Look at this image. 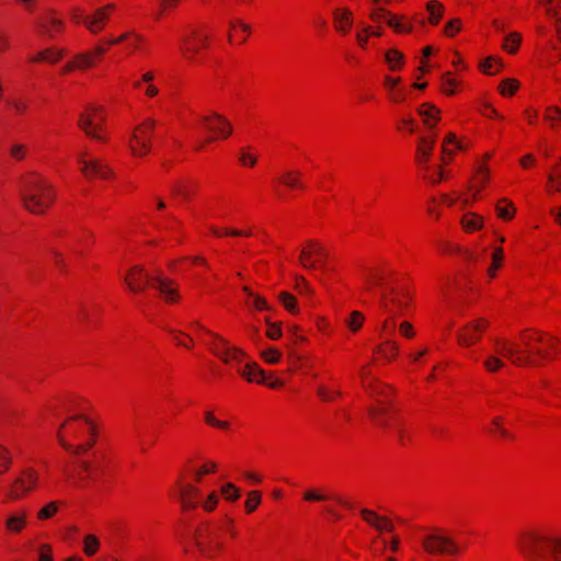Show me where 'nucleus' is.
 <instances>
[{
    "label": "nucleus",
    "mask_w": 561,
    "mask_h": 561,
    "mask_svg": "<svg viewBox=\"0 0 561 561\" xmlns=\"http://www.w3.org/2000/svg\"><path fill=\"white\" fill-rule=\"evenodd\" d=\"M113 9L114 4H107L96 9L91 15H84L80 8H73L70 10V18L77 24L83 23L92 34H98L104 28Z\"/></svg>",
    "instance_id": "nucleus-6"
},
{
    "label": "nucleus",
    "mask_w": 561,
    "mask_h": 561,
    "mask_svg": "<svg viewBox=\"0 0 561 561\" xmlns=\"http://www.w3.org/2000/svg\"><path fill=\"white\" fill-rule=\"evenodd\" d=\"M402 297H403V299H401L399 297V293H397V290L391 287V288L385 290L383 293H381L380 306L385 311L392 314V313H394V310L392 309V307H394L399 310H403L405 308V306H407V301L404 300L407 298L405 294H402Z\"/></svg>",
    "instance_id": "nucleus-16"
},
{
    "label": "nucleus",
    "mask_w": 561,
    "mask_h": 561,
    "mask_svg": "<svg viewBox=\"0 0 561 561\" xmlns=\"http://www.w3.org/2000/svg\"><path fill=\"white\" fill-rule=\"evenodd\" d=\"M261 356L266 363L276 364L279 362L282 353L276 348L270 347L267 350H264L261 353Z\"/></svg>",
    "instance_id": "nucleus-44"
},
{
    "label": "nucleus",
    "mask_w": 561,
    "mask_h": 561,
    "mask_svg": "<svg viewBox=\"0 0 561 561\" xmlns=\"http://www.w3.org/2000/svg\"><path fill=\"white\" fill-rule=\"evenodd\" d=\"M360 514L364 519L377 530L389 533L393 531V524L387 517L379 516L375 512L367 508L362 510Z\"/></svg>",
    "instance_id": "nucleus-22"
},
{
    "label": "nucleus",
    "mask_w": 561,
    "mask_h": 561,
    "mask_svg": "<svg viewBox=\"0 0 561 561\" xmlns=\"http://www.w3.org/2000/svg\"><path fill=\"white\" fill-rule=\"evenodd\" d=\"M11 463V458L7 448L0 446V474L5 472Z\"/></svg>",
    "instance_id": "nucleus-51"
},
{
    "label": "nucleus",
    "mask_w": 561,
    "mask_h": 561,
    "mask_svg": "<svg viewBox=\"0 0 561 561\" xmlns=\"http://www.w3.org/2000/svg\"><path fill=\"white\" fill-rule=\"evenodd\" d=\"M518 548L528 561H561V535L530 530L520 535Z\"/></svg>",
    "instance_id": "nucleus-1"
},
{
    "label": "nucleus",
    "mask_w": 561,
    "mask_h": 561,
    "mask_svg": "<svg viewBox=\"0 0 561 561\" xmlns=\"http://www.w3.org/2000/svg\"><path fill=\"white\" fill-rule=\"evenodd\" d=\"M419 114L424 117V123L430 125L428 119L431 117L437 119L439 110L436 106L426 103L419 108Z\"/></svg>",
    "instance_id": "nucleus-38"
},
{
    "label": "nucleus",
    "mask_w": 561,
    "mask_h": 561,
    "mask_svg": "<svg viewBox=\"0 0 561 561\" xmlns=\"http://www.w3.org/2000/svg\"><path fill=\"white\" fill-rule=\"evenodd\" d=\"M26 514L24 512L14 514L7 519V528L11 531L19 533L25 525Z\"/></svg>",
    "instance_id": "nucleus-31"
},
{
    "label": "nucleus",
    "mask_w": 561,
    "mask_h": 561,
    "mask_svg": "<svg viewBox=\"0 0 561 561\" xmlns=\"http://www.w3.org/2000/svg\"><path fill=\"white\" fill-rule=\"evenodd\" d=\"M215 337L219 341V343L215 345L213 351L226 363L230 360L239 362L240 357L245 355L242 350L238 347H230L227 341H225L222 337L218 335H215Z\"/></svg>",
    "instance_id": "nucleus-17"
},
{
    "label": "nucleus",
    "mask_w": 561,
    "mask_h": 561,
    "mask_svg": "<svg viewBox=\"0 0 561 561\" xmlns=\"http://www.w3.org/2000/svg\"><path fill=\"white\" fill-rule=\"evenodd\" d=\"M87 153L83 152L79 157V163L81 164V172L88 179H92L94 176L101 179H107L111 175V170L108 167L103 163L99 159H85Z\"/></svg>",
    "instance_id": "nucleus-12"
},
{
    "label": "nucleus",
    "mask_w": 561,
    "mask_h": 561,
    "mask_svg": "<svg viewBox=\"0 0 561 561\" xmlns=\"http://www.w3.org/2000/svg\"><path fill=\"white\" fill-rule=\"evenodd\" d=\"M106 49L102 46H96L93 51L80 54L76 57L75 61L68 62L62 68V73L72 71L76 68L83 69L89 68L94 64V56L101 57Z\"/></svg>",
    "instance_id": "nucleus-15"
},
{
    "label": "nucleus",
    "mask_w": 561,
    "mask_h": 561,
    "mask_svg": "<svg viewBox=\"0 0 561 561\" xmlns=\"http://www.w3.org/2000/svg\"><path fill=\"white\" fill-rule=\"evenodd\" d=\"M318 394L319 397L324 401H330L333 399L334 396H341L340 391H335L333 393L329 392L324 387L318 388Z\"/></svg>",
    "instance_id": "nucleus-64"
},
{
    "label": "nucleus",
    "mask_w": 561,
    "mask_h": 561,
    "mask_svg": "<svg viewBox=\"0 0 561 561\" xmlns=\"http://www.w3.org/2000/svg\"><path fill=\"white\" fill-rule=\"evenodd\" d=\"M38 28L43 34H46L53 38L55 37V33L62 31L64 22L60 19L54 16V11L49 10L41 18L38 22Z\"/></svg>",
    "instance_id": "nucleus-18"
},
{
    "label": "nucleus",
    "mask_w": 561,
    "mask_h": 561,
    "mask_svg": "<svg viewBox=\"0 0 561 561\" xmlns=\"http://www.w3.org/2000/svg\"><path fill=\"white\" fill-rule=\"evenodd\" d=\"M493 62H496L497 64V70L503 66L502 65V61L500 59H495L494 57H489L486 58L481 65H480V68L483 72L488 73V75H492V72L490 71Z\"/></svg>",
    "instance_id": "nucleus-59"
},
{
    "label": "nucleus",
    "mask_w": 561,
    "mask_h": 561,
    "mask_svg": "<svg viewBox=\"0 0 561 561\" xmlns=\"http://www.w3.org/2000/svg\"><path fill=\"white\" fill-rule=\"evenodd\" d=\"M207 34H201L197 31H193L192 37L184 39V46L182 47L184 55L187 58H192L194 55L198 53L199 47L207 46Z\"/></svg>",
    "instance_id": "nucleus-19"
},
{
    "label": "nucleus",
    "mask_w": 561,
    "mask_h": 561,
    "mask_svg": "<svg viewBox=\"0 0 561 561\" xmlns=\"http://www.w3.org/2000/svg\"><path fill=\"white\" fill-rule=\"evenodd\" d=\"M385 58L391 70L399 69L403 64V55L397 49H389Z\"/></svg>",
    "instance_id": "nucleus-33"
},
{
    "label": "nucleus",
    "mask_w": 561,
    "mask_h": 561,
    "mask_svg": "<svg viewBox=\"0 0 561 561\" xmlns=\"http://www.w3.org/2000/svg\"><path fill=\"white\" fill-rule=\"evenodd\" d=\"M210 231L216 237H221V236H232V237L250 236V232H243L242 230H238V229H225L224 231H220L216 227H210Z\"/></svg>",
    "instance_id": "nucleus-48"
},
{
    "label": "nucleus",
    "mask_w": 561,
    "mask_h": 561,
    "mask_svg": "<svg viewBox=\"0 0 561 561\" xmlns=\"http://www.w3.org/2000/svg\"><path fill=\"white\" fill-rule=\"evenodd\" d=\"M58 507L56 502H50L38 512L39 519H46L56 514Z\"/></svg>",
    "instance_id": "nucleus-50"
},
{
    "label": "nucleus",
    "mask_w": 561,
    "mask_h": 561,
    "mask_svg": "<svg viewBox=\"0 0 561 561\" xmlns=\"http://www.w3.org/2000/svg\"><path fill=\"white\" fill-rule=\"evenodd\" d=\"M375 352L379 353L383 358L390 360L394 357H397L399 352V346L397 342L388 339L385 341V343L378 345L375 348Z\"/></svg>",
    "instance_id": "nucleus-26"
},
{
    "label": "nucleus",
    "mask_w": 561,
    "mask_h": 561,
    "mask_svg": "<svg viewBox=\"0 0 561 561\" xmlns=\"http://www.w3.org/2000/svg\"><path fill=\"white\" fill-rule=\"evenodd\" d=\"M240 375L248 379L250 382H263L264 370L261 369L256 363H249L243 368L238 369Z\"/></svg>",
    "instance_id": "nucleus-24"
},
{
    "label": "nucleus",
    "mask_w": 561,
    "mask_h": 561,
    "mask_svg": "<svg viewBox=\"0 0 561 561\" xmlns=\"http://www.w3.org/2000/svg\"><path fill=\"white\" fill-rule=\"evenodd\" d=\"M496 214L501 219L510 220L513 218L515 214V207L512 202L506 201L505 198L502 199L496 205Z\"/></svg>",
    "instance_id": "nucleus-30"
},
{
    "label": "nucleus",
    "mask_w": 561,
    "mask_h": 561,
    "mask_svg": "<svg viewBox=\"0 0 561 561\" xmlns=\"http://www.w3.org/2000/svg\"><path fill=\"white\" fill-rule=\"evenodd\" d=\"M171 191H172V194L174 196H180L184 199H190L191 197V191L188 190L187 186L183 185V184H174L172 187H171Z\"/></svg>",
    "instance_id": "nucleus-54"
},
{
    "label": "nucleus",
    "mask_w": 561,
    "mask_h": 561,
    "mask_svg": "<svg viewBox=\"0 0 561 561\" xmlns=\"http://www.w3.org/2000/svg\"><path fill=\"white\" fill-rule=\"evenodd\" d=\"M518 89V82L514 79H505L500 85V91L503 95H513Z\"/></svg>",
    "instance_id": "nucleus-42"
},
{
    "label": "nucleus",
    "mask_w": 561,
    "mask_h": 561,
    "mask_svg": "<svg viewBox=\"0 0 561 561\" xmlns=\"http://www.w3.org/2000/svg\"><path fill=\"white\" fill-rule=\"evenodd\" d=\"M38 474L32 469L27 468L13 481L8 496L11 500H19L37 485Z\"/></svg>",
    "instance_id": "nucleus-11"
},
{
    "label": "nucleus",
    "mask_w": 561,
    "mask_h": 561,
    "mask_svg": "<svg viewBox=\"0 0 561 561\" xmlns=\"http://www.w3.org/2000/svg\"><path fill=\"white\" fill-rule=\"evenodd\" d=\"M220 530L219 525H207L196 531V546L203 554L213 557L215 552L221 549L222 545L218 540Z\"/></svg>",
    "instance_id": "nucleus-10"
},
{
    "label": "nucleus",
    "mask_w": 561,
    "mask_h": 561,
    "mask_svg": "<svg viewBox=\"0 0 561 561\" xmlns=\"http://www.w3.org/2000/svg\"><path fill=\"white\" fill-rule=\"evenodd\" d=\"M216 469H217V465L214 461H209L205 466H202L201 468L196 469L195 470V479H196V481H201L202 476L208 474L210 472H214V471H216Z\"/></svg>",
    "instance_id": "nucleus-52"
},
{
    "label": "nucleus",
    "mask_w": 561,
    "mask_h": 561,
    "mask_svg": "<svg viewBox=\"0 0 561 561\" xmlns=\"http://www.w3.org/2000/svg\"><path fill=\"white\" fill-rule=\"evenodd\" d=\"M99 545H100V541L98 540V538L95 536H93V535L85 536L84 552L88 556H93L96 552Z\"/></svg>",
    "instance_id": "nucleus-43"
},
{
    "label": "nucleus",
    "mask_w": 561,
    "mask_h": 561,
    "mask_svg": "<svg viewBox=\"0 0 561 561\" xmlns=\"http://www.w3.org/2000/svg\"><path fill=\"white\" fill-rule=\"evenodd\" d=\"M399 331H400L401 335H403L407 339H412L414 336V330L410 322H407V321L402 322L399 325Z\"/></svg>",
    "instance_id": "nucleus-61"
},
{
    "label": "nucleus",
    "mask_w": 561,
    "mask_h": 561,
    "mask_svg": "<svg viewBox=\"0 0 561 561\" xmlns=\"http://www.w3.org/2000/svg\"><path fill=\"white\" fill-rule=\"evenodd\" d=\"M448 144H455L458 149H462V146L456 140V135L453 133H449L447 137L445 138L442 150L444 154H453V151L447 148Z\"/></svg>",
    "instance_id": "nucleus-55"
},
{
    "label": "nucleus",
    "mask_w": 561,
    "mask_h": 561,
    "mask_svg": "<svg viewBox=\"0 0 561 561\" xmlns=\"http://www.w3.org/2000/svg\"><path fill=\"white\" fill-rule=\"evenodd\" d=\"M251 306L254 307L257 310H267L268 306L265 301V299L257 294H254L251 298ZM250 305V301H248Z\"/></svg>",
    "instance_id": "nucleus-57"
},
{
    "label": "nucleus",
    "mask_w": 561,
    "mask_h": 561,
    "mask_svg": "<svg viewBox=\"0 0 561 561\" xmlns=\"http://www.w3.org/2000/svg\"><path fill=\"white\" fill-rule=\"evenodd\" d=\"M364 386L369 390L370 394L376 399L377 403L379 404L378 407H386V405L390 404V402L382 399L383 397L386 398L391 392V389L389 386L382 385L378 381L371 382L369 385L365 383Z\"/></svg>",
    "instance_id": "nucleus-23"
},
{
    "label": "nucleus",
    "mask_w": 561,
    "mask_h": 561,
    "mask_svg": "<svg viewBox=\"0 0 561 561\" xmlns=\"http://www.w3.org/2000/svg\"><path fill=\"white\" fill-rule=\"evenodd\" d=\"M370 18L374 21H380V20L385 19L387 21V24L390 27H393L396 30V32H398V33H405V32L411 31V26H407V25L402 24L400 21H398V19L394 15L390 14V12H388L383 8L376 9L370 14Z\"/></svg>",
    "instance_id": "nucleus-21"
},
{
    "label": "nucleus",
    "mask_w": 561,
    "mask_h": 561,
    "mask_svg": "<svg viewBox=\"0 0 561 561\" xmlns=\"http://www.w3.org/2000/svg\"><path fill=\"white\" fill-rule=\"evenodd\" d=\"M296 289L300 294H311L312 293L308 282L302 276H296Z\"/></svg>",
    "instance_id": "nucleus-58"
},
{
    "label": "nucleus",
    "mask_w": 561,
    "mask_h": 561,
    "mask_svg": "<svg viewBox=\"0 0 561 561\" xmlns=\"http://www.w3.org/2000/svg\"><path fill=\"white\" fill-rule=\"evenodd\" d=\"M221 493L226 500L236 501L240 497V491L232 484L227 483L222 486Z\"/></svg>",
    "instance_id": "nucleus-46"
},
{
    "label": "nucleus",
    "mask_w": 561,
    "mask_h": 561,
    "mask_svg": "<svg viewBox=\"0 0 561 561\" xmlns=\"http://www.w3.org/2000/svg\"><path fill=\"white\" fill-rule=\"evenodd\" d=\"M329 252L318 242L309 240L307 245L301 250L299 263L307 270H324Z\"/></svg>",
    "instance_id": "nucleus-7"
},
{
    "label": "nucleus",
    "mask_w": 561,
    "mask_h": 561,
    "mask_svg": "<svg viewBox=\"0 0 561 561\" xmlns=\"http://www.w3.org/2000/svg\"><path fill=\"white\" fill-rule=\"evenodd\" d=\"M265 322L268 325V329L266 331V335L271 340H277L282 336V329L280 325L277 323H272L268 318H265Z\"/></svg>",
    "instance_id": "nucleus-49"
},
{
    "label": "nucleus",
    "mask_w": 561,
    "mask_h": 561,
    "mask_svg": "<svg viewBox=\"0 0 561 561\" xmlns=\"http://www.w3.org/2000/svg\"><path fill=\"white\" fill-rule=\"evenodd\" d=\"M300 173L296 171H287L280 178V182L288 187L304 188L302 183L299 181Z\"/></svg>",
    "instance_id": "nucleus-36"
},
{
    "label": "nucleus",
    "mask_w": 561,
    "mask_h": 561,
    "mask_svg": "<svg viewBox=\"0 0 561 561\" xmlns=\"http://www.w3.org/2000/svg\"><path fill=\"white\" fill-rule=\"evenodd\" d=\"M486 321L479 319L477 322L468 323L458 332V343L462 346H470L480 339V333L485 329Z\"/></svg>",
    "instance_id": "nucleus-13"
},
{
    "label": "nucleus",
    "mask_w": 561,
    "mask_h": 561,
    "mask_svg": "<svg viewBox=\"0 0 561 561\" xmlns=\"http://www.w3.org/2000/svg\"><path fill=\"white\" fill-rule=\"evenodd\" d=\"M435 139L421 138L420 145L417 148V161L420 163H425L428 161L430 156L432 154L434 148Z\"/></svg>",
    "instance_id": "nucleus-28"
},
{
    "label": "nucleus",
    "mask_w": 561,
    "mask_h": 561,
    "mask_svg": "<svg viewBox=\"0 0 561 561\" xmlns=\"http://www.w3.org/2000/svg\"><path fill=\"white\" fill-rule=\"evenodd\" d=\"M21 198L28 211L38 215L53 204L55 194L45 179L32 173L22 180Z\"/></svg>",
    "instance_id": "nucleus-2"
},
{
    "label": "nucleus",
    "mask_w": 561,
    "mask_h": 561,
    "mask_svg": "<svg viewBox=\"0 0 561 561\" xmlns=\"http://www.w3.org/2000/svg\"><path fill=\"white\" fill-rule=\"evenodd\" d=\"M205 421L207 424L218 428L227 430L229 427L228 422L217 420L211 412L205 413Z\"/></svg>",
    "instance_id": "nucleus-53"
},
{
    "label": "nucleus",
    "mask_w": 561,
    "mask_h": 561,
    "mask_svg": "<svg viewBox=\"0 0 561 561\" xmlns=\"http://www.w3.org/2000/svg\"><path fill=\"white\" fill-rule=\"evenodd\" d=\"M461 222L467 231H473L482 227L483 218L476 214H468L462 218Z\"/></svg>",
    "instance_id": "nucleus-32"
},
{
    "label": "nucleus",
    "mask_w": 561,
    "mask_h": 561,
    "mask_svg": "<svg viewBox=\"0 0 561 561\" xmlns=\"http://www.w3.org/2000/svg\"><path fill=\"white\" fill-rule=\"evenodd\" d=\"M104 115L101 107L89 105L85 111L80 115L78 125L84 133L96 140H103L102 135L99 133L102 129V122Z\"/></svg>",
    "instance_id": "nucleus-9"
},
{
    "label": "nucleus",
    "mask_w": 561,
    "mask_h": 561,
    "mask_svg": "<svg viewBox=\"0 0 561 561\" xmlns=\"http://www.w3.org/2000/svg\"><path fill=\"white\" fill-rule=\"evenodd\" d=\"M198 497L199 490L191 484H185L180 490V497Z\"/></svg>",
    "instance_id": "nucleus-56"
},
{
    "label": "nucleus",
    "mask_w": 561,
    "mask_h": 561,
    "mask_svg": "<svg viewBox=\"0 0 561 561\" xmlns=\"http://www.w3.org/2000/svg\"><path fill=\"white\" fill-rule=\"evenodd\" d=\"M64 54L62 49H55V48H47L43 51H41L33 61H46V62H57L59 59H61Z\"/></svg>",
    "instance_id": "nucleus-29"
},
{
    "label": "nucleus",
    "mask_w": 561,
    "mask_h": 561,
    "mask_svg": "<svg viewBox=\"0 0 561 561\" xmlns=\"http://www.w3.org/2000/svg\"><path fill=\"white\" fill-rule=\"evenodd\" d=\"M426 8L430 13V22L436 25L443 15V5L437 1H430Z\"/></svg>",
    "instance_id": "nucleus-35"
},
{
    "label": "nucleus",
    "mask_w": 561,
    "mask_h": 561,
    "mask_svg": "<svg viewBox=\"0 0 561 561\" xmlns=\"http://www.w3.org/2000/svg\"><path fill=\"white\" fill-rule=\"evenodd\" d=\"M206 128L211 133H217L222 138H228L232 133V126L227 118L216 112L202 117Z\"/></svg>",
    "instance_id": "nucleus-14"
},
{
    "label": "nucleus",
    "mask_w": 561,
    "mask_h": 561,
    "mask_svg": "<svg viewBox=\"0 0 561 561\" xmlns=\"http://www.w3.org/2000/svg\"><path fill=\"white\" fill-rule=\"evenodd\" d=\"M124 280L131 293H141L147 285L156 288L168 302H173L178 299V290L173 287V280L158 274L156 276L149 275L141 266L131 267Z\"/></svg>",
    "instance_id": "nucleus-3"
},
{
    "label": "nucleus",
    "mask_w": 561,
    "mask_h": 561,
    "mask_svg": "<svg viewBox=\"0 0 561 561\" xmlns=\"http://www.w3.org/2000/svg\"><path fill=\"white\" fill-rule=\"evenodd\" d=\"M522 42L520 34L514 32L508 34L503 43V48L506 49L511 54H515L518 49V46Z\"/></svg>",
    "instance_id": "nucleus-34"
},
{
    "label": "nucleus",
    "mask_w": 561,
    "mask_h": 561,
    "mask_svg": "<svg viewBox=\"0 0 561 561\" xmlns=\"http://www.w3.org/2000/svg\"><path fill=\"white\" fill-rule=\"evenodd\" d=\"M304 499L306 501L322 502V501L328 500V496L324 494H320L313 490H309V491L305 492Z\"/></svg>",
    "instance_id": "nucleus-60"
},
{
    "label": "nucleus",
    "mask_w": 561,
    "mask_h": 561,
    "mask_svg": "<svg viewBox=\"0 0 561 561\" xmlns=\"http://www.w3.org/2000/svg\"><path fill=\"white\" fill-rule=\"evenodd\" d=\"M77 420H80V421H83L88 426H89V431L92 435V438L87 442L85 444H91V448L93 447L94 443H95V425L93 424V422L87 417L85 415H82V414H78V415H75V416H71L68 421H77Z\"/></svg>",
    "instance_id": "nucleus-45"
},
{
    "label": "nucleus",
    "mask_w": 561,
    "mask_h": 561,
    "mask_svg": "<svg viewBox=\"0 0 561 561\" xmlns=\"http://www.w3.org/2000/svg\"><path fill=\"white\" fill-rule=\"evenodd\" d=\"M351 15H352V13L347 9L335 10L333 12L335 27L339 32H342V33L348 32V30L352 25Z\"/></svg>",
    "instance_id": "nucleus-25"
},
{
    "label": "nucleus",
    "mask_w": 561,
    "mask_h": 561,
    "mask_svg": "<svg viewBox=\"0 0 561 561\" xmlns=\"http://www.w3.org/2000/svg\"><path fill=\"white\" fill-rule=\"evenodd\" d=\"M66 423H62L59 427V431L57 433V438H58V442L59 444L68 451L75 454V455H81L85 451H88L89 449H91V444H81V445H78V446H73L69 443H67L64 438V436L61 435V428H64L66 426Z\"/></svg>",
    "instance_id": "nucleus-27"
},
{
    "label": "nucleus",
    "mask_w": 561,
    "mask_h": 561,
    "mask_svg": "<svg viewBox=\"0 0 561 561\" xmlns=\"http://www.w3.org/2000/svg\"><path fill=\"white\" fill-rule=\"evenodd\" d=\"M422 547L430 554L456 556L460 552L457 541L439 528H433L422 537Z\"/></svg>",
    "instance_id": "nucleus-5"
},
{
    "label": "nucleus",
    "mask_w": 561,
    "mask_h": 561,
    "mask_svg": "<svg viewBox=\"0 0 561 561\" xmlns=\"http://www.w3.org/2000/svg\"><path fill=\"white\" fill-rule=\"evenodd\" d=\"M483 365L488 371L494 373L504 367V362L499 356L490 355L485 358Z\"/></svg>",
    "instance_id": "nucleus-41"
},
{
    "label": "nucleus",
    "mask_w": 561,
    "mask_h": 561,
    "mask_svg": "<svg viewBox=\"0 0 561 561\" xmlns=\"http://www.w3.org/2000/svg\"><path fill=\"white\" fill-rule=\"evenodd\" d=\"M278 298L287 311L291 313L298 312L297 300L291 294L282 291L279 293Z\"/></svg>",
    "instance_id": "nucleus-37"
},
{
    "label": "nucleus",
    "mask_w": 561,
    "mask_h": 561,
    "mask_svg": "<svg viewBox=\"0 0 561 561\" xmlns=\"http://www.w3.org/2000/svg\"><path fill=\"white\" fill-rule=\"evenodd\" d=\"M543 336V333H538L536 336L526 335L524 333L526 350H520L515 344L499 339H495L494 343L497 347V353L508 358L514 365H537L538 363L534 356L546 359L549 357V354L545 350L531 347L530 341L542 343Z\"/></svg>",
    "instance_id": "nucleus-4"
},
{
    "label": "nucleus",
    "mask_w": 561,
    "mask_h": 561,
    "mask_svg": "<svg viewBox=\"0 0 561 561\" xmlns=\"http://www.w3.org/2000/svg\"><path fill=\"white\" fill-rule=\"evenodd\" d=\"M133 37V41L129 43V47L130 48H136L137 47V44L142 39L140 35L134 33V32H127V33H124L122 34L121 36L116 37V38H113V39H110L108 41V44L110 45H115V44H118V43H122L124 41H126L127 38L129 37Z\"/></svg>",
    "instance_id": "nucleus-39"
},
{
    "label": "nucleus",
    "mask_w": 561,
    "mask_h": 561,
    "mask_svg": "<svg viewBox=\"0 0 561 561\" xmlns=\"http://www.w3.org/2000/svg\"><path fill=\"white\" fill-rule=\"evenodd\" d=\"M546 119L553 123L561 119V110L558 107H550L546 114Z\"/></svg>",
    "instance_id": "nucleus-63"
},
{
    "label": "nucleus",
    "mask_w": 561,
    "mask_h": 561,
    "mask_svg": "<svg viewBox=\"0 0 561 561\" xmlns=\"http://www.w3.org/2000/svg\"><path fill=\"white\" fill-rule=\"evenodd\" d=\"M156 122L148 118L138 125L131 136L130 150L135 156H146L151 151L150 138L153 134Z\"/></svg>",
    "instance_id": "nucleus-8"
},
{
    "label": "nucleus",
    "mask_w": 561,
    "mask_h": 561,
    "mask_svg": "<svg viewBox=\"0 0 561 561\" xmlns=\"http://www.w3.org/2000/svg\"><path fill=\"white\" fill-rule=\"evenodd\" d=\"M364 316L359 311H353L348 319L345 320L346 325L354 332L358 331L363 324Z\"/></svg>",
    "instance_id": "nucleus-40"
},
{
    "label": "nucleus",
    "mask_w": 561,
    "mask_h": 561,
    "mask_svg": "<svg viewBox=\"0 0 561 561\" xmlns=\"http://www.w3.org/2000/svg\"><path fill=\"white\" fill-rule=\"evenodd\" d=\"M368 413L378 425L388 428L391 425L392 414H396L397 411L388 404L386 407H370Z\"/></svg>",
    "instance_id": "nucleus-20"
},
{
    "label": "nucleus",
    "mask_w": 561,
    "mask_h": 561,
    "mask_svg": "<svg viewBox=\"0 0 561 561\" xmlns=\"http://www.w3.org/2000/svg\"><path fill=\"white\" fill-rule=\"evenodd\" d=\"M261 503V494L259 491H251L249 499L245 502V507L249 513L253 512Z\"/></svg>",
    "instance_id": "nucleus-47"
},
{
    "label": "nucleus",
    "mask_w": 561,
    "mask_h": 561,
    "mask_svg": "<svg viewBox=\"0 0 561 561\" xmlns=\"http://www.w3.org/2000/svg\"><path fill=\"white\" fill-rule=\"evenodd\" d=\"M460 24L461 22L458 19H454L450 22H448L445 27L446 35L453 36L456 32L460 30Z\"/></svg>",
    "instance_id": "nucleus-62"
}]
</instances>
